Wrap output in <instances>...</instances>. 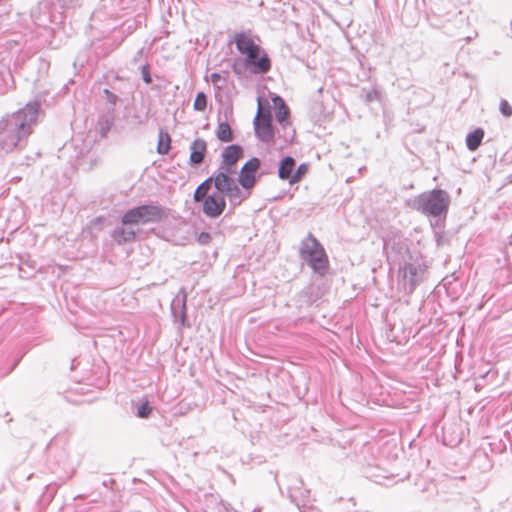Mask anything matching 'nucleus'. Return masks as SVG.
<instances>
[{"mask_svg": "<svg viewBox=\"0 0 512 512\" xmlns=\"http://www.w3.org/2000/svg\"><path fill=\"white\" fill-rule=\"evenodd\" d=\"M39 102H30L24 108L0 121V148L5 153L21 149L37 122Z\"/></svg>", "mask_w": 512, "mask_h": 512, "instance_id": "nucleus-1", "label": "nucleus"}, {"mask_svg": "<svg viewBox=\"0 0 512 512\" xmlns=\"http://www.w3.org/2000/svg\"><path fill=\"white\" fill-rule=\"evenodd\" d=\"M257 40H259L256 37ZM231 42L235 43L238 52L245 55V66L254 74H266L271 69V59L260 45L256 43L251 31L237 32Z\"/></svg>", "mask_w": 512, "mask_h": 512, "instance_id": "nucleus-2", "label": "nucleus"}, {"mask_svg": "<svg viewBox=\"0 0 512 512\" xmlns=\"http://www.w3.org/2000/svg\"><path fill=\"white\" fill-rule=\"evenodd\" d=\"M448 192L433 189L423 192L407 201V206L428 217H446L450 205Z\"/></svg>", "mask_w": 512, "mask_h": 512, "instance_id": "nucleus-3", "label": "nucleus"}, {"mask_svg": "<svg viewBox=\"0 0 512 512\" xmlns=\"http://www.w3.org/2000/svg\"><path fill=\"white\" fill-rule=\"evenodd\" d=\"M300 256L318 275L324 276L329 268V260L320 242L309 233L300 245Z\"/></svg>", "mask_w": 512, "mask_h": 512, "instance_id": "nucleus-4", "label": "nucleus"}, {"mask_svg": "<svg viewBox=\"0 0 512 512\" xmlns=\"http://www.w3.org/2000/svg\"><path fill=\"white\" fill-rule=\"evenodd\" d=\"M166 217L165 210L154 204L141 205L127 210L122 216L123 225H147L158 223Z\"/></svg>", "mask_w": 512, "mask_h": 512, "instance_id": "nucleus-5", "label": "nucleus"}, {"mask_svg": "<svg viewBox=\"0 0 512 512\" xmlns=\"http://www.w3.org/2000/svg\"><path fill=\"white\" fill-rule=\"evenodd\" d=\"M426 266L423 263H405L398 270V289L405 295L413 293L423 281Z\"/></svg>", "mask_w": 512, "mask_h": 512, "instance_id": "nucleus-6", "label": "nucleus"}, {"mask_svg": "<svg viewBox=\"0 0 512 512\" xmlns=\"http://www.w3.org/2000/svg\"><path fill=\"white\" fill-rule=\"evenodd\" d=\"M254 129L257 138L265 143L271 142L274 138L272 116L269 110L258 112L254 118Z\"/></svg>", "mask_w": 512, "mask_h": 512, "instance_id": "nucleus-7", "label": "nucleus"}, {"mask_svg": "<svg viewBox=\"0 0 512 512\" xmlns=\"http://www.w3.org/2000/svg\"><path fill=\"white\" fill-rule=\"evenodd\" d=\"M260 167V160L256 157L249 159L241 168L238 181L243 189L250 190L256 183V172Z\"/></svg>", "mask_w": 512, "mask_h": 512, "instance_id": "nucleus-8", "label": "nucleus"}, {"mask_svg": "<svg viewBox=\"0 0 512 512\" xmlns=\"http://www.w3.org/2000/svg\"><path fill=\"white\" fill-rule=\"evenodd\" d=\"M203 202V213L210 217L216 218L220 216L226 208V200L221 193H212L208 195Z\"/></svg>", "mask_w": 512, "mask_h": 512, "instance_id": "nucleus-9", "label": "nucleus"}, {"mask_svg": "<svg viewBox=\"0 0 512 512\" xmlns=\"http://www.w3.org/2000/svg\"><path fill=\"white\" fill-rule=\"evenodd\" d=\"M243 149L239 145L227 146L222 151V162L220 165L221 170L226 172H235V164L242 157Z\"/></svg>", "mask_w": 512, "mask_h": 512, "instance_id": "nucleus-10", "label": "nucleus"}, {"mask_svg": "<svg viewBox=\"0 0 512 512\" xmlns=\"http://www.w3.org/2000/svg\"><path fill=\"white\" fill-rule=\"evenodd\" d=\"M190 163L199 165L203 162L207 151V143L204 139L197 138L190 145Z\"/></svg>", "mask_w": 512, "mask_h": 512, "instance_id": "nucleus-11", "label": "nucleus"}, {"mask_svg": "<svg viewBox=\"0 0 512 512\" xmlns=\"http://www.w3.org/2000/svg\"><path fill=\"white\" fill-rule=\"evenodd\" d=\"M233 172H226L225 170H221L217 174L213 176L214 186L217 190V193H221L224 195L229 191L232 186L237 184L233 178L229 176Z\"/></svg>", "mask_w": 512, "mask_h": 512, "instance_id": "nucleus-12", "label": "nucleus"}, {"mask_svg": "<svg viewBox=\"0 0 512 512\" xmlns=\"http://www.w3.org/2000/svg\"><path fill=\"white\" fill-rule=\"evenodd\" d=\"M111 236L116 243L121 245L133 241L135 239L136 232L131 225H123L121 223L120 226H117L113 230Z\"/></svg>", "mask_w": 512, "mask_h": 512, "instance_id": "nucleus-13", "label": "nucleus"}, {"mask_svg": "<svg viewBox=\"0 0 512 512\" xmlns=\"http://www.w3.org/2000/svg\"><path fill=\"white\" fill-rule=\"evenodd\" d=\"M227 196L230 204L233 207L240 205L244 200H246L250 196L249 190L243 191L239 188L237 184L232 186L228 192L224 194V197Z\"/></svg>", "mask_w": 512, "mask_h": 512, "instance_id": "nucleus-14", "label": "nucleus"}, {"mask_svg": "<svg viewBox=\"0 0 512 512\" xmlns=\"http://www.w3.org/2000/svg\"><path fill=\"white\" fill-rule=\"evenodd\" d=\"M294 167H295V160L292 157L287 156V157L283 158L281 160L279 168H278L279 178L282 180H288L289 183L291 184Z\"/></svg>", "mask_w": 512, "mask_h": 512, "instance_id": "nucleus-15", "label": "nucleus"}, {"mask_svg": "<svg viewBox=\"0 0 512 512\" xmlns=\"http://www.w3.org/2000/svg\"><path fill=\"white\" fill-rule=\"evenodd\" d=\"M274 102H275V104L279 103V106H278V108L276 110V114H275L276 120L280 125H282L283 128H286L290 124L289 123V108L284 103L283 99L279 96H276L274 98Z\"/></svg>", "mask_w": 512, "mask_h": 512, "instance_id": "nucleus-16", "label": "nucleus"}, {"mask_svg": "<svg viewBox=\"0 0 512 512\" xmlns=\"http://www.w3.org/2000/svg\"><path fill=\"white\" fill-rule=\"evenodd\" d=\"M171 310L174 318L179 319L181 325L184 326L186 322V296L182 299L173 300Z\"/></svg>", "mask_w": 512, "mask_h": 512, "instance_id": "nucleus-17", "label": "nucleus"}, {"mask_svg": "<svg viewBox=\"0 0 512 512\" xmlns=\"http://www.w3.org/2000/svg\"><path fill=\"white\" fill-rule=\"evenodd\" d=\"M484 130L482 128H477L472 132L468 133L466 136V146L468 150L475 151L481 145V142L484 138Z\"/></svg>", "mask_w": 512, "mask_h": 512, "instance_id": "nucleus-18", "label": "nucleus"}, {"mask_svg": "<svg viewBox=\"0 0 512 512\" xmlns=\"http://www.w3.org/2000/svg\"><path fill=\"white\" fill-rule=\"evenodd\" d=\"M212 183H214L213 176L204 180L195 190L194 192V201L202 202L208 196V192L211 188Z\"/></svg>", "mask_w": 512, "mask_h": 512, "instance_id": "nucleus-19", "label": "nucleus"}, {"mask_svg": "<svg viewBox=\"0 0 512 512\" xmlns=\"http://www.w3.org/2000/svg\"><path fill=\"white\" fill-rule=\"evenodd\" d=\"M216 136L222 142H230L233 139L230 125L227 122H221L216 129Z\"/></svg>", "mask_w": 512, "mask_h": 512, "instance_id": "nucleus-20", "label": "nucleus"}, {"mask_svg": "<svg viewBox=\"0 0 512 512\" xmlns=\"http://www.w3.org/2000/svg\"><path fill=\"white\" fill-rule=\"evenodd\" d=\"M170 142H171V139H170V136L168 133H163L162 131L160 132V135H159V142H158V146H157V152L159 154H167L169 149H170Z\"/></svg>", "mask_w": 512, "mask_h": 512, "instance_id": "nucleus-21", "label": "nucleus"}, {"mask_svg": "<svg viewBox=\"0 0 512 512\" xmlns=\"http://www.w3.org/2000/svg\"><path fill=\"white\" fill-rule=\"evenodd\" d=\"M193 108L196 111L203 112L207 108V96L204 92H198L194 100Z\"/></svg>", "mask_w": 512, "mask_h": 512, "instance_id": "nucleus-22", "label": "nucleus"}, {"mask_svg": "<svg viewBox=\"0 0 512 512\" xmlns=\"http://www.w3.org/2000/svg\"><path fill=\"white\" fill-rule=\"evenodd\" d=\"M152 412V408L149 405L148 401L143 402L140 406L137 408V416L139 418H147Z\"/></svg>", "mask_w": 512, "mask_h": 512, "instance_id": "nucleus-23", "label": "nucleus"}, {"mask_svg": "<svg viewBox=\"0 0 512 512\" xmlns=\"http://www.w3.org/2000/svg\"><path fill=\"white\" fill-rule=\"evenodd\" d=\"M307 166L305 164H301L298 166L296 171L293 173L291 184H294L301 180V178L306 174Z\"/></svg>", "mask_w": 512, "mask_h": 512, "instance_id": "nucleus-24", "label": "nucleus"}, {"mask_svg": "<svg viewBox=\"0 0 512 512\" xmlns=\"http://www.w3.org/2000/svg\"><path fill=\"white\" fill-rule=\"evenodd\" d=\"M499 110L504 117L509 118L512 116V106L505 99L500 101Z\"/></svg>", "mask_w": 512, "mask_h": 512, "instance_id": "nucleus-25", "label": "nucleus"}, {"mask_svg": "<svg viewBox=\"0 0 512 512\" xmlns=\"http://www.w3.org/2000/svg\"><path fill=\"white\" fill-rule=\"evenodd\" d=\"M103 93L105 95L107 102L110 103L112 106H115L118 101L117 95L111 92L109 89H104Z\"/></svg>", "mask_w": 512, "mask_h": 512, "instance_id": "nucleus-26", "label": "nucleus"}, {"mask_svg": "<svg viewBox=\"0 0 512 512\" xmlns=\"http://www.w3.org/2000/svg\"><path fill=\"white\" fill-rule=\"evenodd\" d=\"M141 75L142 79L146 84H150L152 82V78L150 75V69L148 65H143L141 67Z\"/></svg>", "mask_w": 512, "mask_h": 512, "instance_id": "nucleus-27", "label": "nucleus"}, {"mask_svg": "<svg viewBox=\"0 0 512 512\" xmlns=\"http://www.w3.org/2000/svg\"><path fill=\"white\" fill-rule=\"evenodd\" d=\"M212 237L211 235L208 233V232H201L198 236H197V241L199 244L201 245H207L210 243Z\"/></svg>", "mask_w": 512, "mask_h": 512, "instance_id": "nucleus-28", "label": "nucleus"}, {"mask_svg": "<svg viewBox=\"0 0 512 512\" xmlns=\"http://www.w3.org/2000/svg\"><path fill=\"white\" fill-rule=\"evenodd\" d=\"M232 70L238 76H241L243 74V67H241L237 62L233 63Z\"/></svg>", "mask_w": 512, "mask_h": 512, "instance_id": "nucleus-29", "label": "nucleus"}, {"mask_svg": "<svg viewBox=\"0 0 512 512\" xmlns=\"http://www.w3.org/2000/svg\"><path fill=\"white\" fill-rule=\"evenodd\" d=\"M210 79H211L213 84H216V83H218L222 79V77H221V75L219 73H212L210 75Z\"/></svg>", "mask_w": 512, "mask_h": 512, "instance_id": "nucleus-30", "label": "nucleus"}, {"mask_svg": "<svg viewBox=\"0 0 512 512\" xmlns=\"http://www.w3.org/2000/svg\"><path fill=\"white\" fill-rule=\"evenodd\" d=\"M301 512H320L318 509L313 507H304Z\"/></svg>", "mask_w": 512, "mask_h": 512, "instance_id": "nucleus-31", "label": "nucleus"}]
</instances>
